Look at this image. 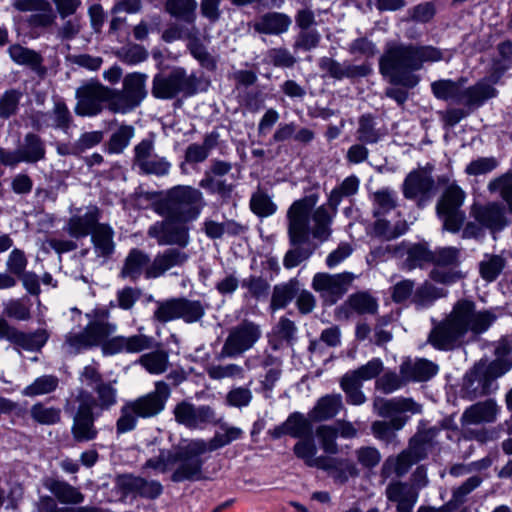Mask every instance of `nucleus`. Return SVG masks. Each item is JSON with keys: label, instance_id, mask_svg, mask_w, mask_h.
I'll list each match as a JSON object with an SVG mask.
<instances>
[{"label": "nucleus", "instance_id": "f257e3e1", "mask_svg": "<svg viewBox=\"0 0 512 512\" xmlns=\"http://www.w3.org/2000/svg\"><path fill=\"white\" fill-rule=\"evenodd\" d=\"M318 195L311 194L294 201L287 210V233L292 246H299L312 236L320 242L332 234V223L338 212L329 204L316 207Z\"/></svg>", "mask_w": 512, "mask_h": 512}, {"label": "nucleus", "instance_id": "f03ea898", "mask_svg": "<svg viewBox=\"0 0 512 512\" xmlns=\"http://www.w3.org/2000/svg\"><path fill=\"white\" fill-rule=\"evenodd\" d=\"M441 58L442 53L431 46L388 42L379 59V71L390 83L413 88L419 82V77L413 72L419 70L424 62Z\"/></svg>", "mask_w": 512, "mask_h": 512}, {"label": "nucleus", "instance_id": "7ed1b4c3", "mask_svg": "<svg viewBox=\"0 0 512 512\" xmlns=\"http://www.w3.org/2000/svg\"><path fill=\"white\" fill-rule=\"evenodd\" d=\"M480 332V312L470 300L457 301L452 310L434 324L428 342L438 350L450 351L461 346L467 335Z\"/></svg>", "mask_w": 512, "mask_h": 512}, {"label": "nucleus", "instance_id": "20e7f679", "mask_svg": "<svg viewBox=\"0 0 512 512\" xmlns=\"http://www.w3.org/2000/svg\"><path fill=\"white\" fill-rule=\"evenodd\" d=\"M89 319L87 325L83 328L86 336L93 347L101 346L105 355H115L119 353H140L153 346V338L139 333L131 336H114L117 325L106 320L107 313L103 312L101 317H95L90 313L86 314Z\"/></svg>", "mask_w": 512, "mask_h": 512}, {"label": "nucleus", "instance_id": "39448f33", "mask_svg": "<svg viewBox=\"0 0 512 512\" xmlns=\"http://www.w3.org/2000/svg\"><path fill=\"white\" fill-rule=\"evenodd\" d=\"M171 391L163 381L155 383V389L136 399L127 401L120 409L116 421L117 434H124L135 429L137 418H152L160 414L166 406Z\"/></svg>", "mask_w": 512, "mask_h": 512}, {"label": "nucleus", "instance_id": "423d86ee", "mask_svg": "<svg viewBox=\"0 0 512 512\" xmlns=\"http://www.w3.org/2000/svg\"><path fill=\"white\" fill-rule=\"evenodd\" d=\"M205 206L200 190L185 185L169 189L164 198L153 204L154 211L163 217L182 221L196 220Z\"/></svg>", "mask_w": 512, "mask_h": 512}, {"label": "nucleus", "instance_id": "0eeeda50", "mask_svg": "<svg viewBox=\"0 0 512 512\" xmlns=\"http://www.w3.org/2000/svg\"><path fill=\"white\" fill-rule=\"evenodd\" d=\"M93 403L92 394L83 388L78 390L74 399L66 401L65 411L72 416L71 434L76 442H89L98 435Z\"/></svg>", "mask_w": 512, "mask_h": 512}, {"label": "nucleus", "instance_id": "6e6552de", "mask_svg": "<svg viewBox=\"0 0 512 512\" xmlns=\"http://www.w3.org/2000/svg\"><path fill=\"white\" fill-rule=\"evenodd\" d=\"M261 326L251 320L244 319L228 330L218 359H235L251 350L261 339Z\"/></svg>", "mask_w": 512, "mask_h": 512}, {"label": "nucleus", "instance_id": "1a4fd4ad", "mask_svg": "<svg viewBox=\"0 0 512 512\" xmlns=\"http://www.w3.org/2000/svg\"><path fill=\"white\" fill-rule=\"evenodd\" d=\"M198 80L183 68H175L168 74H157L152 81V95L157 99H173L179 94L192 96L197 92Z\"/></svg>", "mask_w": 512, "mask_h": 512}, {"label": "nucleus", "instance_id": "9d476101", "mask_svg": "<svg viewBox=\"0 0 512 512\" xmlns=\"http://www.w3.org/2000/svg\"><path fill=\"white\" fill-rule=\"evenodd\" d=\"M147 75L139 72L127 74L122 89H113L110 111L126 114L138 107L147 96Z\"/></svg>", "mask_w": 512, "mask_h": 512}, {"label": "nucleus", "instance_id": "9b49d317", "mask_svg": "<svg viewBox=\"0 0 512 512\" xmlns=\"http://www.w3.org/2000/svg\"><path fill=\"white\" fill-rule=\"evenodd\" d=\"M465 200V192L455 183L449 184L443 191L436 205V211L443 222L445 230L458 232L464 222V214L460 210Z\"/></svg>", "mask_w": 512, "mask_h": 512}, {"label": "nucleus", "instance_id": "f8f14e48", "mask_svg": "<svg viewBox=\"0 0 512 512\" xmlns=\"http://www.w3.org/2000/svg\"><path fill=\"white\" fill-rule=\"evenodd\" d=\"M230 443L231 441L224 431L217 432L208 441L200 438L187 441V448L184 450V455L187 457L185 459L186 466L184 467L186 470V478L192 477L196 474L203 475V465L205 460L202 456L207 452L215 451Z\"/></svg>", "mask_w": 512, "mask_h": 512}, {"label": "nucleus", "instance_id": "ddd939ff", "mask_svg": "<svg viewBox=\"0 0 512 512\" xmlns=\"http://www.w3.org/2000/svg\"><path fill=\"white\" fill-rule=\"evenodd\" d=\"M112 93L113 89L98 82H90L79 87L75 93V113L79 116H95L102 111L104 102L110 110Z\"/></svg>", "mask_w": 512, "mask_h": 512}, {"label": "nucleus", "instance_id": "4468645a", "mask_svg": "<svg viewBox=\"0 0 512 512\" xmlns=\"http://www.w3.org/2000/svg\"><path fill=\"white\" fill-rule=\"evenodd\" d=\"M188 222L165 217L164 220L151 225L147 234L156 239L159 245H177L178 248H185L190 243Z\"/></svg>", "mask_w": 512, "mask_h": 512}, {"label": "nucleus", "instance_id": "2eb2a0df", "mask_svg": "<svg viewBox=\"0 0 512 512\" xmlns=\"http://www.w3.org/2000/svg\"><path fill=\"white\" fill-rule=\"evenodd\" d=\"M356 278L357 275L351 272L316 273L312 280V287L325 301L334 304L349 290Z\"/></svg>", "mask_w": 512, "mask_h": 512}, {"label": "nucleus", "instance_id": "dca6fc26", "mask_svg": "<svg viewBox=\"0 0 512 512\" xmlns=\"http://www.w3.org/2000/svg\"><path fill=\"white\" fill-rule=\"evenodd\" d=\"M32 126L37 130L53 128L67 132L73 123V116L60 97H53V107L49 111H36L31 116Z\"/></svg>", "mask_w": 512, "mask_h": 512}, {"label": "nucleus", "instance_id": "f3484780", "mask_svg": "<svg viewBox=\"0 0 512 512\" xmlns=\"http://www.w3.org/2000/svg\"><path fill=\"white\" fill-rule=\"evenodd\" d=\"M464 82V80L458 82L438 80L431 84V89L438 99L470 105L478 100L480 91L477 87L466 88Z\"/></svg>", "mask_w": 512, "mask_h": 512}, {"label": "nucleus", "instance_id": "a211bd4d", "mask_svg": "<svg viewBox=\"0 0 512 512\" xmlns=\"http://www.w3.org/2000/svg\"><path fill=\"white\" fill-rule=\"evenodd\" d=\"M134 165L144 174L164 176L170 170V163L154 154L152 140L144 139L134 148Z\"/></svg>", "mask_w": 512, "mask_h": 512}, {"label": "nucleus", "instance_id": "6ab92c4d", "mask_svg": "<svg viewBox=\"0 0 512 512\" xmlns=\"http://www.w3.org/2000/svg\"><path fill=\"white\" fill-rule=\"evenodd\" d=\"M173 414L178 424L189 429H201L215 419V412L210 406H195L187 401L178 403Z\"/></svg>", "mask_w": 512, "mask_h": 512}, {"label": "nucleus", "instance_id": "aec40b11", "mask_svg": "<svg viewBox=\"0 0 512 512\" xmlns=\"http://www.w3.org/2000/svg\"><path fill=\"white\" fill-rule=\"evenodd\" d=\"M436 191L431 172L425 168L410 172L403 183V195L407 199H418L419 205L430 199Z\"/></svg>", "mask_w": 512, "mask_h": 512}, {"label": "nucleus", "instance_id": "412c9836", "mask_svg": "<svg viewBox=\"0 0 512 512\" xmlns=\"http://www.w3.org/2000/svg\"><path fill=\"white\" fill-rule=\"evenodd\" d=\"M189 258L190 255L183 248H167L155 255L149 267H147L146 278H159L173 268L184 266Z\"/></svg>", "mask_w": 512, "mask_h": 512}, {"label": "nucleus", "instance_id": "4be33fe9", "mask_svg": "<svg viewBox=\"0 0 512 512\" xmlns=\"http://www.w3.org/2000/svg\"><path fill=\"white\" fill-rule=\"evenodd\" d=\"M433 259L432 263L435 264L434 268L430 272V278L438 283L450 284L460 278V274L457 272L445 271L440 267L454 266L458 263L459 250L455 247H441L432 251Z\"/></svg>", "mask_w": 512, "mask_h": 512}, {"label": "nucleus", "instance_id": "5701e85b", "mask_svg": "<svg viewBox=\"0 0 512 512\" xmlns=\"http://www.w3.org/2000/svg\"><path fill=\"white\" fill-rule=\"evenodd\" d=\"M187 448V442L178 447L176 452H172L166 449H159L158 454L156 455L159 459V462L162 466H164V471L167 472L172 465H176L175 470L171 475V480L175 483H180L184 481H197L203 479V475L196 474L192 477L186 478V456L184 455V450Z\"/></svg>", "mask_w": 512, "mask_h": 512}, {"label": "nucleus", "instance_id": "b1692460", "mask_svg": "<svg viewBox=\"0 0 512 512\" xmlns=\"http://www.w3.org/2000/svg\"><path fill=\"white\" fill-rule=\"evenodd\" d=\"M378 310V302L367 291H360L351 294L347 300L335 310V316L339 320H347L350 312L358 314H375Z\"/></svg>", "mask_w": 512, "mask_h": 512}, {"label": "nucleus", "instance_id": "393cba45", "mask_svg": "<svg viewBox=\"0 0 512 512\" xmlns=\"http://www.w3.org/2000/svg\"><path fill=\"white\" fill-rule=\"evenodd\" d=\"M385 495L388 502L395 505L397 512H412L418 499V492L409 483L401 481L390 482Z\"/></svg>", "mask_w": 512, "mask_h": 512}, {"label": "nucleus", "instance_id": "a878e982", "mask_svg": "<svg viewBox=\"0 0 512 512\" xmlns=\"http://www.w3.org/2000/svg\"><path fill=\"white\" fill-rule=\"evenodd\" d=\"M118 486L126 494L134 493L142 498L156 499L163 493V486L157 480H147L133 475H123L118 478Z\"/></svg>", "mask_w": 512, "mask_h": 512}, {"label": "nucleus", "instance_id": "bb28decb", "mask_svg": "<svg viewBox=\"0 0 512 512\" xmlns=\"http://www.w3.org/2000/svg\"><path fill=\"white\" fill-rule=\"evenodd\" d=\"M439 371V367L434 362L419 358L415 360H405L400 365V374L407 382H424L430 380Z\"/></svg>", "mask_w": 512, "mask_h": 512}, {"label": "nucleus", "instance_id": "cd10ccee", "mask_svg": "<svg viewBox=\"0 0 512 512\" xmlns=\"http://www.w3.org/2000/svg\"><path fill=\"white\" fill-rule=\"evenodd\" d=\"M99 210L92 206L83 214L72 215L65 226V231L74 238H83L92 234V230L99 224Z\"/></svg>", "mask_w": 512, "mask_h": 512}, {"label": "nucleus", "instance_id": "c85d7f7f", "mask_svg": "<svg viewBox=\"0 0 512 512\" xmlns=\"http://www.w3.org/2000/svg\"><path fill=\"white\" fill-rule=\"evenodd\" d=\"M319 67L329 76L335 79L353 78L358 76H366L371 72L368 65H351L349 63H340L332 58L323 57L319 61Z\"/></svg>", "mask_w": 512, "mask_h": 512}, {"label": "nucleus", "instance_id": "c756f323", "mask_svg": "<svg viewBox=\"0 0 512 512\" xmlns=\"http://www.w3.org/2000/svg\"><path fill=\"white\" fill-rule=\"evenodd\" d=\"M311 419L299 412L292 413L285 422L275 427L271 432L274 438H280L283 435H290L295 438L307 436L311 433Z\"/></svg>", "mask_w": 512, "mask_h": 512}, {"label": "nucleus", "instance_id": "7c9ffc66", "mask_svg": "<svg viewBox=\"0 0 512 512\" xmlns=\"http://www.w3.org/2000/svg\"><path fill=\"white\" fill-rule=\"evenodd\" d=\"M291 23L292 20L288 15L279 12H269L255 21L253 28L257 33L279 35L287 32Z\"/></svg>", "mask_w": 512, "mask_h": 512}, {"label": "nucleus", "instance_id": "2f4dec72", "mask_svg": "<svg viewBox=\"0 0 512 512\" xmlns=\"http://www.w3.org/2000/svg\"><path fill=\"white\" fill-rule=\"evenodd\" d=\"M113 237L114 231L107 224H98L92 230L91 241L94 252L98 258H102V263L114 253L115 243Z\"/></svg>", "mask_w": 512, "mask_h": 512}, {"label": "nucleus", "instance_id": "473e14b6", "mask_svg": "<svg viewBox=\"0 0 512 512\" xmlns=\"http://www.w3.org/2000/svg\"><path fill=\"white\" fill-rule=\"evenodd\" d=\"M342 396L340 394H328L316 402L309 412L312 421L320 422L334 418L343 409Z\"/></svg>", "mask_w": 512, "mask_h": 512}, {"label": "nucleus", "instance_id": "72a5a7b5", "mask_svg": "<svg viewBox=\"0 0 512 512\" xmlns=\"http://www.w3.org/2000/svg\"><path fill=\"white\" fill-rule=\"evenodd\" d=\"M319 469L325 470L336 483L344 484L358 475L356 465L348 459L325 457Z\"/></svg>", "mask_w": 512, "mask_h": 512}, {"label": "nucleus", "instance_id": "f704fd0d", "mask_svg": "<svg viewBox=\"0 0 512 512\" xmlns=\"http://www.w3.org/2000/svg\"><path fill=\"white\" fill-rule=\"evenodd\" d=\"M151 262L152 261L147 253L134 248L128 253L124 261L121 276L131 280L140 278L142 274L146 277V270Z\"/></svg>", "mask_w": 512, "mask_h": 512}, {"label": "nucleus", "instance_id": "c9c22d12", "mask_svg": "<svg viewBox=\"0 0 512 512\" xmlns=\"http://www.w3.org/2000/svg\"><path fill=\"white\" fill-rule=\"evenodd\" d=\"M374 407L382 417H388L393 413L410 412L418 414L421 412V405L411 398L403 397L375 401Z\"/></svg>", "mask_w": 512, "mask_h": 512}, {"label": "nucleus", "instance_id": "e433bc0d", "mask_svg": "<svg viewBox=\"0 0 512 512\" xmlns=\"http://www.w3.org/2000/svg\"><path fill=\"white\" fill-rule=\"evenodd\" d=\"M46 487L62 504L79 505L85 499L78 488L64 481L49 480Z\"/></svg>", "mask_w": 512, "mask_h": 512}, {"label": "nucleus", "instance_id": "4c0bfd02", "mask_svg": "<svg viewBox=\"0 0 512 512\" xmlns=\"http://www.w3.org/2000/svg\"><path fill=\"white\" fill-rule=\"evenodd\" d=\"M19 152L23 162L36 163L45 158V145L41 138L34 134L28 133L24 138L23 144L19 147Z\"/></svg>", "mask_w": 512, "mask_h": 512}, {"label": "nucleus", "instance_id": "58836bf2", "mask_svg": "<svg viewBox=\"0 0 512 512\" xmlns=\"http://www.w3.org/2000/svg\"><path fill=\"white\" fill-rule=\"evenodd\" d=\"M511 369V363L508 358H496L486 368L485 373H482V394L488 390H497L498 384L495 380Z\"/></svg>", "mask_w": 512, "mask_h": 512}, {"label": "nucleus", "instance_id": "ea45409f", "mask_svg": "<svg viewBox=\"0 0 512 512\" xmlns=\"http://www.w3.org/2000/svg\"><path fill=\"white\" fill-rule=\"evenodd\" d=\"M8 53L11 59L19 65L29 66L31 69L37 72L43 70L42 56L32 49L19 44H14L8 48Z\"/></svg>", "mask_w": 512, "mask_h": 512}, {"label": "nucleus", "instance_id": "a19ab883", "mask_svg": "<svg viewBox=\"0 0 512 512\" xmlns=\"http://www.w3.org/2000/svg\"><path fill=\"white\" fill-rule=\"evenodd\" d=\"M360 180L355 175L346 177L342 183L335 187L328 196V204L330 208L338 210L342 199L344 197H351L355 195L359 190Z\"/></svg>", "mask_w": 512, "mask_h": 512}, {"label": "nucleus", "instance_id": "79ce46f5", "mask_svg": "<svg viewBox=\"0 0 512 512\" xmlns=\"http://www.w3.org/2000/svg\"><path fill=\"white\" fill-rule=\"evenodd\" d=\"M196 9V0H166L165 3L167 13L187 23H193L195 21Z\"/></svg>", "mask_w": 512, "mask_h": 512}, {"label": "nucleus", "instance_id": "37998d69", "mask_svg": "<svg viewBox=\"0 0 512 512\" xmlns=\"http://www.w3.org/2000/svg\"><path fill=\"white\" fill-rule=\"evenodd\" d=\"M507 225L505 210L501 204L491 203L482 208V227L492 232L501 231Z\"/></svg>", "mask_w": 512, "mask_h": 512}, {"label": "nucleus", "instance_id": "c03bdc74", "mask_svg": "<svg viewBox=\"0 0 512 512\" xmlns=\"http://www.w3.org/2000/svg\"><path fill=\"white\" fill-rule=\"evenodd\" d=\"M218 135L211 133L205 136L202 144H190L185 152L188 163H200L207 159L210 151L217 145Z\"/></svg>", "mask_w": 512, "mask_h": 512}, {"label": "nucleus", "instance_id": "a18cd8bd", "mask_svg": "<svg viewBox=\"0 0 512 512\" xmlns=\"http://www.w3.org/2000/svg\"><path fill=\"white\" fill-rule=\"evenodd\" d=\"M115 381L104 382L95 387L96 397H93L92 409L97 408L101 411L109 410L117 403V389L114 386Z\"/></svg>", "mask_w": 512, "mask_h": 512}, {"label": "nucleus", "instance_id": "49530a36", "mask_svg": "<svg viewBox=\"0 0 512 512\" xmlns=\"http://www.w3.org/2000/svg\"><path fill=\"white\" fill-rule=\"evenodd\" d=\"M207 375L212 380L243 379L245 369L236 363L211 364L206 368Z\"/></svg>", "mask_w": 512, "mask_h": 512}, {"label": "nucleus", "instance_id": "de8ad7c7", "mask_svg": "<svg viewBox=\"0 0 512 512\" xmlns=\"http://www.w3.org/2000/svg\"><path fill=\"white\" fill-rule=\"evenodd\" d=\"M49 332L45 329H37L32 333L18 332L15 345L27 351H39L48 341Z\"/></svg>", "mask_w": 512, "mask_h": 512}, {"label": "nucleus", "instance_id": "09e8293b", "mask_svg": "<svg viewBox=\"0 0 512 512\" xmlns=\"http://www.w3.org/2000/svg\"><path fill=\"white\" fill-rule=\"evenodd\" d=\"M374 216L379 217L397 206V193L390 188H382L372 194Z\"/></svg>", "mask_w": 512, "mask_h": 512}, {"label": "nucleus", "instance_id": "8fccbe9b", "mask_svg": "<svg viewBox=\"0 0 512 512\" xmlns=\"http://www.w3.org/2000/svg\"><path fill=\"white\" fill-rule=\"evenodd\" d=\"M416 461L411 457L405 450H403L396 457H389L386 459L382 466V474L386 477L395 473L397 476H402L408 472L410 467L415 464Z\"/></svg>", "mask_w": 512, "mask_h": 512}, {"label": "nucleus", "instance_id": "3c124183", "mask_svg": "<svg viewBox=\"0 0 512 512\" xmlns=\"http://www.w3.org/2000/svg\"><path fill=\"white\" fill-rule=\"evenodd\" d=\"M295 455L302 459L309 467L320 468L324 461L325 456L317 457V448L311 439H304L298 441L294 446Z\"/></svg>", "mask_w": 512, "mask_h": 512}, {"label": "nucleus", "instance_id": "603ef678", "mask_svg": "<svg viewBox=\"0 0 512 512\" xmlns=\"http://www.w3.org/2000/svg\"><path fill=\"white\" fill-rule=\"evenodd\" d=\"M406 254L407 257L403 265L407 270H413L418 267H423L427 263H432V251L428 250L424 245H411L407 248Z\"/></svg>", "mask_w": 512, "mask_h": 512}, {"label": "nucleus", "instance_id": "864d4df0", "mask_svg": "<svg viewBox=\"0 0 512 512\" xmlns=\"http://www.w3.org/2000/svg\"><path fill=\"white\" fill-rule=\"evenodd\" d=\"M446 295V291L442 288H437L432 284L425 282L419 288L416 289L412 302L418 308H427L433 304V302Z\"/></svg>", "mask_w": 512, "mask_h": 512}, {"label": "nucleus", "instance_id": "5fc2aeb1", "mask_svg": "<svg viewBox=\"0 0 512 512\" xmlns=\"http://www.w3.org/2000/svg\"><path fill=\"white\" fill-rule=\"evenodd\" d=\"M23 98V92L20 89L11 88L0 95V119L6 120L17 114L19 104Z\"/></svg>", "mask_w": 512, "mask_h": 512}, {"label": "nucleus", "instance_id": "6e6d98bb", "mask_svg": "<svg viewBox=\"0 0 512 512\" xmlns=\"http://www.w3.org/2000/svg\"><path fill=\"white\" fill-rule=\"evenodd\" d=\"M262 365L266 369V373L261 381V385L263 389L271 391L281 377L282 362L275 356L266 355Z\"/></svg>", "mask_w": 512, "mask_h": 512}, {"label": "nucleus", "instance_id": "4d7b16f0", "mask_svg": "<svg viewBox=\"0 0 512 512\" xmlns=\"http://www.w3.org/2000/svg\"><path fill=\"white\" fill-rule=\"evenodd\" d=\"M30 416L40 425H54L61 420V410L39 402L31 406Z\"/></svg>", "mask_w": 512, "mask_h": 512}, {"label": "nucleus", "instance_id": "13d9d810", "mask_svg": "<svg viewBox=\"0 0 512 512\" xmlns=\"http://www.w3.org/2000/svg\"><path fill=\"white\" fill-rule=\"evenodd\" d=\"M59 380L53 375H43L34 380L33 383L28 385L23 390V395L28 397H35L45 395L56 390Z\"/></svg>", "mask_w": 512, "mask_h": 512}, {"label": "nucleus", "instance_id": "bf43d9fd", "mask_svg": "<svg viewBox=\"0 0 512 512\" xmlns=\"http://www.w3.org/2000/svg\"><path fill=\"white\" fill-rule=\"evenodd\" d=\"M205 314V308L200 301L179 297V319L186 323L199 321Z\"/></svg>", "mask_w": 512, "mask_h": 512}, {"label": "nucleus", "instance_id": "052dcab7", "mask_svg": "<svg viewBox=\"0 0 512 512\" xmlns=\"http://www.w3.org/2000/svg\"><path fill=\"white\" fill-rule=\"evenodd\" d=\"M140 364L151 374L164 373L168 368V354L164 351H155L140 357Z\"/></svg>", "mask_w": 512, "mask_h": 512}, {"label": "nucleus", "instance_id": "680f3d73", "mask_svg": "<svg viewBox=\"0 0 512 512\" xmlns=\"http://www.w3.org/2000/svg\"><path fill=\"white\" fill-rule=\"evenodd\" d=\"M61 348L65 354L75 355L83 350L92 348V346L83 329L79 332L67 333Z\"/></svg>", "mask_w": 512, "mask_h": 512}, {"label": "nucleus", "instance_id": "e2e57ef3", "mask_svg": "<svg viewBox=\"0 0 512 512\" xmlns=\"http://www.w3.org/2000/svg\"><path fill=\"white\" fill-rule=\"evenodd\" d=\"M250 208L260 217H268L274 214L277 206L271 200L270 196L262 190H257L251 197Z\"/></svg>", "mask_w": 512, "mask_h": 512}, {"label": "nucleus", "instance_id": "0e129e2a", "mask_svg": "<svg viewBox=\"0 0 512 512\" xmlns=\"http://www.w3.org/2000/svg\"><path fill=\"white\" fill-rule=\"evenodd\" d=\"M382 134L375 128V123L370 115H363L359 119L357 139L362 143L373 144L380 140Z\"/></svg>", "mask_w": 512, "mask_h": 512}, {"label": "nucleus", "instance_id": "69168bd1", "mask_svg": "<svg viewBox=\"0 0 512 512\" xmlns=\"http://www.w3.org/2000/svg\"><path fill=\"white\" fill-rule=\"evenodd\" d=\"M153 317L161 323L179 319V298L157 302V309L154 311Z\"/></svg>", "mask_w": 512, "mask_h": 512}, {"label": "nucleus", "instance_id": "338daca9", "mask_svg": "<svg viewBox=\"0 0 512 512\" xmlns=\"http://www.w3.org/2000/svg\"><path fill=\"white\" fill-rule=\"evenodd\" d=\"M316 436L319 439L322 449L328 454L338 453L337 428L333 425H320L316 429Z\"/></svg>", "mask_w": 512, "mask_h": 512}, {"label": "nucleus", "instance_id": "774afa93", "mask_svg": "<svg viewBox=\"0 0 512 512\" xmlns=\"http://www.w3.org/2000/svg\"><path fill=\"white\" fill-rule=\"evenodd\" d=\"M488 189L491 192H499L512 213V174H504L494 179L489 183Z\"/></svg>", "mask_w": 512, "mask_h": 512}]
</instances>
